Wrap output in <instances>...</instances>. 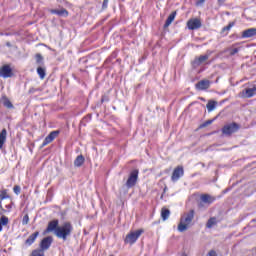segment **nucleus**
<instances>
[{
	"mask_svg": "<svg viewBox=\"0 0 256 256\" xmlns=\"http://www.w3.org/2000/svg\"><path fill=\"white\" fill-rule=\"evenodd\" d=\"M207 59H209L208 55H202L194 60V65L199 66V65H201V63H205V61H207Z\"/></svg>",
	"mask_w": 256,
	"mask_h": 256,
	"instance_id": "obj_22",
	"label": "nucleus"
},
{
	"mask_svg": "<svg viewBox=\"0 0 256 256\" xmlns=\"http://www.w3.org/2000/svg\"><path fill=\"white\" fill-rule=\"evenodd\" d=\"M83 163H85V157H83V155L77 156L76 159L74 160L75 167H81Z\"/></svg>",
	"mask_w": 256,
	"mask_h": 256,
	"instance_id": "obj_21",
	"label": "nucleus"
},
{
	"mask_svg": "<svg viewBox=\"0 0 256 256\" xmlns=\"http://www.w3.org/2000/svg\"><path fill=\"white\" fill-rule=\"evenodd\" d=\"M3 231V225L0 223V233Z\"/></svg>",
	"mask_w": 256,
	"mask_h": 256,
	"instance_id": "obj_41",
	"label": "nucleus"
},
{
	"mask_svg": "<svg viewBox=\"0 0 256 256\" xmlns=\"http://www.w3.org/2000/svg\"><path fill=\"white\" fill-rule=\"evenodd\" d=\"M59 227H60L59 220L54 219V220L48 222V226L46 228V233H54V235H56Z\"/></svg>",
	"mask_w": 256,
	"mask_h": 256,
	"instance_id": "obj_8",
	"label": "nucleus"
},
{
	"mask_svg": "<svg viewBox=\"0 0 256 256\" xmlns=\"http://www.w3.org/2000/svg\"><path fill=\"white\" fill-rule=\"evenodd\" d=\"M71 233H73V224H71V222H64L56 230L55 235L58 239H63V241H67V237H71Z\"/></svg>",
	"mask_w": 256,
	"mask_h": 256,
	"instance_id": "obj_2",
	"label": "nucleus"
},
{
	"mask_svg": "<svg viewBox=\"0 0 256 256\" xmlns=\"http://www.w3.org/2000/svg\"><path fill=\"white\" fill-rule=\"evenodd\" d=\"M171 215V211L167 208H162L161 210V217L163 221H167L169 219V216Z\"/></svg>",
	"mask_w": 256,
	"mask_h": 256,
	"instance_id": "obj_23",
	"label": "nucleus"
},
{
	"mask_svg": "<svg viewBox=\"0 0 256 256\" xmlns=\"http://www.w3.org/2000/svg\"><path fill=\"white\" fill-rule=\"evenodd\" d=\"M216 223H217V218L212 217V218H210V219L208 220V222H207V224H206V227H207L208 229H211V228L215 227V224H216Z\"/></svg>",
	"mask_w": 256,
	"mask_h": 256,
	"instance_id": "obj_25",
	"label": "nucleus"
},
{
	"mask_svg": "<svg viewBox=\"0 0 256 256\" xmlns=\"http://www.w3.org/2000/svg\"><path fill=\"white\" fill-rule=\"evenodd\" d=\"M233 23H230L226 27L222 28V33H228V31H231V28L233 27Z\"/></svg>",
	"mask_w": 256,
	"mask_h": 256,
	"instance_id": "obj_32",
	"label": "nucleus"
},
{
	"mask_svg": "<svg viewBox=\"0 0 256 256\" xmlns=\"http://www.w3.org/2000/svg\"><path fill=\"white\" fill-rule=\"evenodd\" d=\"M193 219H195V210H190L189 212L185 213L180 219L178 231H180V233L187 231Z\"/></svg>",
	"mask_w": 256,
	"mask_h": 256,
	"instance_id": "obj_1",
	"label": "nucleus"
},
{
	"mask_svg": "<svg viewBox=\"0 0 256 256\" xmlns=\"http://www.w3.org/2000/svg\"><path fill=\"white\" fill-rule=\"evenodd\" d=\"M37 74L39 75L40 79H45V76L47 75L45 68L41 66L37 68Z\"/></svg>",
	"mask_w": 256,
	"mask_h": 256,
	"instance_id": "obj_24",
	"label": "nucleus"
},
{
	"mask_svg": "<svg viewBox=\"0 0 256 256\" xmlns=\"http://www.w3.org/2000/svg\"><path fill=\"white\" fill-rule=\"evenodd\" d=\"M28 224H29V214H26L22 219V225H28Z\"/></svg>",
	"mask_w": 256,
	"mask_h": 256,
	"instance_id": "obj_33",
	"label": "nucleus"
},
{
	"mask_svg": "<svg viewBox=\"0 0 256 256\" xmlns=\"http://www.w3.org/2000/svg\"><path fill=\"white\" fill-rule=\"evenodd\" d=\"M256 28H249L242 32V39H249L251 37H255Z\"/></svg>",
	"mask_w": 256,
	"mask_h": 256,
	"instance_id": "obj_16",
	"label": "nucleus"
},
{
	"mask_svg": "<svg viewBox=\"0 0 256 256\" xmlns=\"http://www.w3.org/2000/svg\"><path fill=\"white\" fill-rule=\"evenodd\" d=\"M184 173L185 171L183 170V166L176 167L171 176L172 181H179V179L183 177Z\"/></svg>",
	"mask_w": 256,
	"mask_h": 256,
	"instance_id": "obj_11",
	"label": "nucleus"
},
{
	"mask_svg": "<svg viewBox=\"0 0 256 256\" xmlns=\"http://www.w3.org/2000/svg\"><path fill=\"white\" fill-rule=\"evenodd\" d=\"M108 5H109V0H103L102 9H107Z\"/></svg>",
	"mask_w": 256,
	"mask_h": 256,
	"instance_id": "obj_36",
	"label": "nucleus"
},
{
	"mask_svg": "<svg viewBox=\"0 0 256 256\" xmlns=\"http://www.w3.org/2000/svg\"><path fill=\"white\" fill-rule=\"evenodd\" d=\"M7 141V129H2L0 132V149H3V145Z\"/></svg>",
	"mask_w": 256,
	"mask_h": 256,
	"instance_id": "obj_18",
	"label": "nucleus"
},
{
	"mask_svg": "<svg viewBox=\"0 0 256 256\" xmlns=\"http://www.w3.org/2000/svg\"><path fill=\"white\" fill-rule=\"evenodd\" d=\"M0 77H3V79H9V77H13V70L11 69V66H2L0 68Z\"/></svg>",
	"mask_w": 256,
	"mask_h": 256,
	"instance_id": "obj_9",
	"label": "nucleus"
},
{
	"mask_svg": "<svg viewBox=\"0 0 256 256\" xmlns=\"http://www.w3.org/2000/svg\"><path fill=\"white\" fill-rule=\"evenodd\" d=\"M211 123H213V120H208L202 124V127H207V126L211 125Z\"/></svg>",
	"mask_w": 256,
	"mask_h": 256,
	"instance_id": "obj_37",
	"label": "nucleus"
},
{
	"mask_svg": "<svg viewBox=\"0 0 256 256\" xmlns=\"http://www.w3.org/2000/svg\"><path fill=\"white\" fill-rule=\"evenodd\" d=\"M209 87H211V81L209 80H201L196 84L198 91H205V89H209Z\"/></svg>",
	"mask_w": 256,
	"mask_h": 256,
	"instance_id": "obj_13",
	"label": "nucleus"
},
{
	"mask_svg": "<svg viewBox=\"0 0 256 256\" xmlns=\"http://www.w3.org/2000/svg\"><path fill=\"white\" fill-rule=\"evenodd\" d=\"M175 17H177V12H172L168 18L166 19V22L164 24V28L167 29V27H169V25H171V23H173V21H175Z\"/></svg>",
	"mask_w": 256,
	"mask_h": 256,
	"instance_id": "obj_19",
	"label": "nucleus"
},
{
	"mask_svg": "<svg viewBox=\"0 0 256 256\" xmlns=\"http://www.w3.org/2000/svg\"><path fill=\"white\" fill-rule=\"evenodd\" d=\"M227 0H218V4L219 5H223V3H225Z\"/></svg>",
	"mask_w": 256,
	"mask_h": 256,
	"instance_id": "obj_39",
	"label": "nucleus"
},
{
	"mask_svg": "<svg viewBox=\"0 0 256 256\" xmlns=\"http://www.w3.org/2000/svg\"><path fill=\"white\" fill-rule=\"evenodd\" d=\"M6 47H11V42H6Z\"/></svg>",
	"mask_w": 256,
	"mask_h": 256,
	"instance_id": "obj_40",
	"label": "nucleus"
},
{
	"mask_svg": "<svg viewBox=\"0 0 256 256\" xmlns=\"http://www.w3.org/2000/svg\"><path fill=\"white\" fill-rule=\"evenodd\" d=\"M30 256H45V253L43 252V250H33Z\"/></svg>",
	"mask_w": 256,
	"mask_h": 256,
	"instance_id": "obj_28",
	"label": "nucleus"
},
{
	"mask_svg": "<svg viewBox=\"0 0 256 256\" xmlns=\"http://www.w3.org/2000/svg\"><path fill=\"white\" fill-rule=\"evenodd\" d=\"M36 63L41 67V65H45L43 61V56L41 54H36Z\"/></svg>",
	"mask_w": 256,
	"mask_h": 256,
	"instance_id": "obj_27",
	"label": "nucleus"
},
{
	"mask_svg": "<svg viewBox=\"0 0 256 256\" xmlns=\"http://www.w3.org/2000/svg\"><path fill=\"white\" fill-rule=\"evenodd\" d=\"M239 131V125L237 123L227 124L222 128L223 135H233Z\"/></svg>",
	"mask_w": 256,
	"mask_h": 256,
	"instance_id": "obj_6",
	"label": "nucleus"
},
{
	"mask_svg": "<svg viewBox=\"0 0 256 256\" xmlns=\"http://www.w3.org/2000/svg\"><path fill=\"white\" fill-rule=\"evenodd\" d=\"M203 3H205V0H198L197 2H196V5H203Z\"/></svg>",
	"mask_w": 256,
	"mask_h": 256,
	"instance_id": "obj_38",
	"label": "nucleus"
},
{
	"mask_svg": "<svg viewBox=\"0 0 256 256\" xmlns=\"http://www.w3.org/2000/svg\"><path fill=\"white\" fill-rule=\"evenodd\" d=\"M217 105V102L216 101H209L206 105L207 109H208V112L211 113V111H214L215 110V107Z\"/></svg>",
	"mask_w": 256,
	"mask_h": 256,
	"instance_id": "obj_26",
	"label": "nucleus"
},
{
	"mask_svg": "<svg viewBox=\"0 0 256 256\" xmlns=\"http://www.w3.org/2000/svg\"><path fill=\"white\" fill-rule=\"evenodd\" d=\"M13 191L16 195H19L21 193V187L20 186H14Z\"/></svg>",
	"mask_w": 256,
	"mask_h": 256,
	"instance_id": "obj_34",
	"label": "nucleus"
},
{
	"mask_svg": "<svg viewBox=\"0 0 256 256\" xmlns=\"http://www.w3.org/2000/svg\"><path fill=\"white\" fill-rule=\"evenodd\" d=\"M182 256H187V254L184 253V254H182Z\"/></svg>",
	"mask_w": 256,
	"mask_h": 256,
	"instance_id": "obj_43",
	"label": "nucleus"
},
{
	"mask_svg": "<svg viewBox=\"0 0 256 256\" xmlns=\"http://www.w3.org/2000/svg\"><path fill=\"white\" fill-rule=\"evenodd\" d=\"M0 224L3 225V226L8 225L9 224V218L7 216H1Z\"/></svg>",
	"mask_w": 256,
	"mask_h": 256,
	"instance_id": "obj_30",
	"label": "nucleus"
},
{
	"mask_svg": "<svg viewBox=\"0 0 256 256\" xmlns=\"http://www.w3.org/2000/svg\"><path fill=\"white\" fill-rule=\"evenodd\" d=\"M139 179V170H133L127 181H126V187L127 189H133V187H135V185H137V180Z\"/></svg>",
	"mask_w": 256,
	"mask_h": 256,
	"instance_id": "obj_3",
	"label": "nucleus"
},
{
	"mask_svg": "<svg viewBox=\"0 0 256 256\" xmlns=\"http://www.w3.org/2000/svg\"><path fill=\"white\" fill-rule=\"evenodd\" d=\"M50 12L52 13V15H58V17H67V15H69V12L65 8H62L60 10L52 9L50 10Z\"/></svg>",
	"mask_w": 256,
	"mask_h": 256,
	"instance_id": "obj_17",
	"label": "nucleus"
},
{
	"mask_svg": "<svg viewBox=\"0 0 256 256\" xmlns=\"http://www.w3.org/2000/svg\"><path fill=\"white\" fill-rule=\"evenodd\" d=\"M38 237H39V231L34 232L28 237V239L25 240L24 245H26V247H31V245L35 243Z\"/></svg>",
	"mask_w": 256,
	"mask_h": 256,
	"instance_id": "obj_15",
	"label": "nucleus"
},
{
	"mask_svg": "<svg viewBox=\"0 0 256 256\" xmlns=\"http://www.w3.org/2000/svg\"><path fill=\"white\" fill-rule=\"evenodd\" d=\"M214 201H215V197L209 194H202L200 196V202L198 204V207L200 209H203V207H209V205H211Z\"/></svg>",
	"mask_w": 256,
	"mask_h": 256,
	"instance_id": "obj_4",
	"label": "nucleus"
},
{
	"mask_svg": "<svg viewBox=\"0 0 256 256\" xmlns=\"http://www.w3.org/2000/svg\"><path fill=\"white\" fill-rule=\"evenodd\" d=\"M187 27L190 29V31H195L196 29H201V20L194 18L190 19L187 22Z\"/></svg>",
	"mask_w": 256,
	"mask_h": 256,
	"instance_id": "obj_12",
	"label": "nucleus"
},
{
	"mask_svg": "<svg viewBox=\"0 0 256 256\" xmlns=\"http://www.w3.org/2000/svg\"><path fill=\"white\" fill-rule=\"evenodd\" d=\"M0 208L3 209V206L0 204Z\"/></svg>",
	"mask_w": 256,
	"mask_h": 256,
	"instance_id": "obj_42",
	"label": "nucleus"
},
{
	"mask_svg": "<svg viewBox=\"0 0 256 256\" xmlns=\"http://www.w3.org/2000/svg\"><path fill=\"white\" fill-rule=\"evenodd\" d=\"M9 198L10 197H9V194H7V190L1 191V193H0V201H3L5 199H9Z\"/></svg>",
	"mask_w": 256,
	"mask_h": 256,
	"instance_id": "obj_29",
	"label": "nucleus"
},
{
	"mask_svg": "<svg viewBox=\"0 0 256 256\" xmlns=\"http://www.w3.org/2000/svg\"><path fill=\"white\" fill-rule=\"evenodd\" d=\"M105 101V98H102V102Z\"/></svg>",
	"mask_w": 256,
	"mask_h": 256,
	"instance_id": "obj_44",
	"label": "nucleus"
},
{
	"mask_svg": "<svg viewBox=\"0 0 256 256\" xmlns=\"http://www.w3.org/2000/svg\"><path fill=\"white\" fill-rule=\"evenodd\" d=\"M1 103L4 107H6V109H13V103H11V100H9V98H7V96L2 97L1 99Z\"/></svg>",
	"mask_w": 256,
	"mask_h": 256,
	"instance_id": "obj_20",
	"label": "nucleus"
},
{
	"mask_svg": "<svg viewBox=\"0 0 256 256\" xmlns=\"http://www.w3.org/2000/svg\"><path fill=\"white\" fill-rule=\"evenodd\" d=\"M243 97L246 99H251V97H255L256 95V86L254 85L252 88H246L242 92Z\"/></svg>",
	"mask_w": 256,
	"mask_h": 256,
	"instance_id": "obj_14",
	"label": "nucleus"
},
{
	"mask_svg": "<svg viewBox=\"0 0 256 256\" xmlns=\"http://www.w3.org/2000/svg\"><path fill=\"white\" fill-rule=\"evenodd\" d=\"M59 133H60L59 130L50 132V134L44 139L42 143V147H46V145H49V143H53V141H55V139L59 137Z\"/></svg>",
	"mask_w": 256,
	"mask_h": 256,
	"instance_id": "obj_7",
	"label": "nucleus"
},
{
	"mask_svg": "<svg viewBox=\"0 0 256 256\" xmlns=\"http://www.w3.org/2000/svg\"><path fill=\"white\" fill-rule=\"evenodd\" d=\"M239 53V48H233L230 50V55H237Z\"/></svg>",
	"mask_w": 256,
	"mask_h": 256,
	"instance_id": "obj_35",
	"label": "nucleus"
},
{
	"mask_svg": "<svg viewBox=\"0 0 256 256\" xmlns=\"http://www.w3.org/2000/svg\"><path fill=\"white\" fill-rule=\"evenodd\" d=\"M53 243V237L51 236H47L44 239H42L41 243H40V249H38L39 251H47V249H49V247H51Z\"/></svg>",
	"mask_w": 256,
	"mask_h": 256,
	"instance_id": "obj_10",
	"label": "nucleus"
},
{
	"mask_svg": "<svg viewBox=\"0 0 256 256\" xmlns=\"http://www.w3.org/2000/svg\"><path fill=\"white\" fill-rule=\"evenodd\" d=\"M12 204H13V202L10 201L9 204H6V205H5V209H6V210H5V209H2V211H4V213H5V212L11 213Z\"/></svg>",
	"mask_w": 256,
	"mask_h": 256,
	"instance_id": "obj_31",
	"label": "nucleus"
},
{
	"mask_svg": "<svg viewBox=\"0 0 256 256\" xmlns=\"http://www.w3.org/2000/svg\"><path fill=\"white\" fill-rule=\"evenodd\" d=\"M143 234V230H136L134 232H130L129 234H127L126 238H125V243H129V245H133L134 243H137V239H139V237H141V235Z\"/></svg>",
	"mask_w": 256,
	"mask_h": 256,
	"instance_id": "obj_5",
	"label": "nucleus"
}]
</instances>
